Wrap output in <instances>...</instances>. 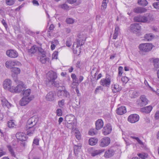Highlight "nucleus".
Masks as SVG:
<instances>
[{
	"instance_id": "f257e3e1",
	"label": "nucleus",
	"mask_w": 159,
	"mask_h": 159,
	"mask_svg": "<svg viewBox=\"0 0 159 159\" xmlns=\"http://www.w3.org/2000/svg\"><path fill=\"white\" fill-rule=\"evenodd\" d=\"M57 77V76L56 73L52 71L48 72L47 75V85L50 86L52 85L58 87L59 85V84L57 83V81H55Z\"/></svg>"
},
{
	"instance_id": "f03ea898",
	"label": "nucleus",
	"mask_w": 159,
	"mask_h": 159,
	"mask_svg": "<svg viewBox=\"0 0 159 159\" xmlns=\"http://www.w3.org/2000/svg\"><path fill=\"white\" fill-rule=\"evenodd\" d=\"M85 40H84L79 37L77 39L76 42L74 43L73 47V51L74 54L79 55L81 52V46H82L84 43Z\"/></svg>"
},
{
	"instance_id": "7ed1b4c3",
	"label": "nucleus",
	"mask_w": 159,
	"mask_h": 159,
	"mask_svg": "<svg viewBox=\"0 0 159 159\" xmlns=\"http://www.w3.org/2000/svg\"><path fill=\"white\" fill-rule=\"evenodd\" d=\"M66 120L67 124L66 126L69 128H71L72 130L74 131L75 122L76 121L75 117L73 115H70L66 116L65 118Z\"/></svg>"
},
{
	"instance_id": "20e7f679",
	"label": "nucleus",
	"mask_w": 159,
	"mask_h": 159,
	"mask_svg": "<svg viewBox=\"0 0 159 159\" xmlns=\"http://www.w3.org/2000/svg\"><path fill=\"white\" fill-rule=\"evenodd\" d=\"M138 48L139 53L142 54L150 51L152 48V44L148 43H141L139 45Z\"/></svg>"
},
{
	"instance_id": "39448f33",
	"label": "nucleus",
	"mask_w": 159,
	"mask_h": 159,
	"mask_svg": "<svg viewBox=\"0 0 159 159\" xmlns=\"http://www.w3.org/2000/svg\"><path fill=\"white\" fill-rule=\"evenodd\" d=\"M112 77L109 75H107L105 78L102 79L100 81V84L103 87H109L111 83Z\"/></svg>"
},
{
	"instance_id": "423d86ee",
	"label": "nucleus",
	"mask_w": 159,
	"mask_h": 159,
	"mask_svg": "<svg viewBox=\"0 0 159 159\" xmlns=\"http://www.w3.org/2000/svg\"><path fill=\"white\" fill-rule=\"evenodd\" d=\"M27 86L23 82L20 81L16 87L14 86L12 91V93H20L27 88Z\"/></svg>"
},
{
	"instance_id": "0eeeda50",
	"label": "nucleus",
	"mask_w": 159,
	"mask_h": 159,
	"mask_svg": "<svg viewBox=\"0 0 159 159\" xmlns=\"http://www.w3.org/2000/svg\"><path fill=\"white\" fill-rule=\"evenodd\" d=\"M21 65V64L20 62L15 60H8L5 63V66L8 69H12L14 66Z\"/></svg>"
},
{
	"instance_id": "6e6552de",
	"label": "nucleus",
	"mask_w": 159,
	"mask_h": 159,
	"mask_svg": "<svg viewBox=\"0 0 159 159\" xmlns=\"http://www.w3.org/2000/svg\"><path fill=\"white\" fill-rule=\"evenodd\" d=\"M4 88L12 93L13 91V86H12V81L9 79L5 80L3 83Z\"/></svg>"
},
{
	"instance_id": "1a4fd4ad",
	"label": "nucleus",
	"mask_w": 159,
	"mask_h": 159,
	"mask_svg": "<svg viewBox=\"0 0 159 159\" xmlns=\"http://www.w3.org/2000/svg\"><path fill=\"white\" fill-rule=\"evenodd\" d=\"M142 22L149 23L152 21L154 18L152 15L147 14L144 16H142Z\"/></svg>"
},
{
	"instance_id": "9d476101",
	"label": "nucleus",
	"mask_w": 159,
	"mask_h": 159,
	"mask_svg": "<svg viewBox=\"0 0 159 159\" xmlns=\"http://www.w3.org/2000/svg\"><path fill=\"white\" fill-rule=\"evenodd\" d=\"M20 69L19 68L14 67L11 69V76L15 81H16L17 75L20 73Z\"/></svg>"
},
{
	"instance_id": "9b49d317",
	"label": "nucleus",
	"mask_w": 159,
	"mask_h": 159,
	"mask_svg": "<svg viewBox=\"0 0 159 159\" xmlns=\"http://www.w3.org/2000/svg\"><path fill=\"white\" fill-rule=\"evenodd\" d=\"M38 120V118L36 116H33L30 118L27 121V127H34Z\"/></svg>"
},
{
	"instance_id": "f8f14e48",
	"label": "nucleus",
	"mask_w": 159,
	"mask_h": 159,
	"mask_svg": "<svg viewBox=\"0 0 159 159\" xmlns=\"http://www.w3.org/2000/svg\"><path fill=\"white\" fill-rule=\"evenodd\" d=\"M140 26L138 24H134L130 26V30L134 33L137 34L140 31Z\"/></svg>"
},
{
	"instance_id": "ddd939ff",
	"label": "nucleus",
	"mask_w": 159,
	"mask_h": 159,
	"mask_svg": "<svg viewBox=\"0 0 159 159\" xmlns=\"http://www.w3.org/2000/svg\"><path fill=\"white\" fill-rule=\"evenodd\" d=\"M137 102L140 106L143 107L147 104L148 100L144 96L142 95L137 100Z\"/></svg>"
},
{
	"instance_id": "4468645a",
	"label": "nucleus",
	"mask_w": 159,
	"mask_h": 159,
	"mask_svg": "<svg viewBox=\"0 0 159 159\" xmlns=\"http://www.w3.org/2000/svg\"><path fill=\"white\" fill-rule=\"evenodd\" d=\"M110 138L108 137H105L102 138L100 141V146L105 147L107 146L110 143Z\"/></svg>"
},
{
	"instance_id": "2eb2a0df",
	"label": "nucleus",
	"mask_w": 159,
	"mask_h": 159,
	"mask_svg": "<svg viewBox=\"0 0 159 159\" xmlns=\"http://www.w3.org/2000/svg\"><path fill=\"white\" fill-rule=\"evenodd\" d=\"M139 119V115L136 114L130 115L128 118V120L130 122L133 123L138 121Z\"/></svg>"
},
{
	"instance_id": "dca6fc26",
	"label": "nucleus",
	"mask_w": 159,
	"mask_h": 159,
	"mask_svg": "<svg viewBox=\"0 0 159 159\" xmlns=\"http://www.w3.org/2000/svg\"><path fill=\"white\" fill-rule=\"evenodd\" d=\"M6 53L8 57L11 58H16L18 56L17 52L13 49L7 50L6 51Z\"/></svg>"
},
{
	"instance_id": "f3484780",
	"label": "nucleus",
	"mask_w": 159,
	"mask_h": 159,
	"mask_svg": "<svg viewBox=\"0 0 159 159\" xmlns=\"http://www.w3.org/2000/svg\"><path fill=\"white\" fill-rule=\"evenodd\" d=\"M32 100V98L23 97L20 100L19 104L21 106H25L28 104Z\"/></svg>"
},
{
	"instance_id": "a211bd4d",
	"label": "nucleus",
	"mask_w": 159,
	"mask_h": 159,
	"mask_svg": "<svg viewBox=\"0 0 159 159\" xmlns=\"http://www.w3.org/2000/svg\"><path fill=\"white\" fill-rule=\"evenodd\" d=\"M56 97V93L54 92H50L46 95V99L47 101H52Z\"/></svg>"
},
{
	"instance_id": "6ab92c4d",
	"label": "nucleus",
	"mask_w": 159,
	"mask_h": 159,
	"mask_svg": "<svg viewBox=\"0 0 159 159\" xmlns=\"http://www.w3.org/2000/svg\"><path fill=\"white\" fill-rule=\"evenodd\" d=\"M112 128L111 125L107 124L102 129V133L104 135H107L110 134Z\"/></svg>"
},
{
	"instance_id": "aec40b11",
	"label": "nucleus",
	"mask_w": 159,
	"mask_h": 159,
	"mask_svg": "<svg viewBox=\"0 0 159 159\" xmlns=\"http://www.w3.org/2000/svg\"><path fill=\"white\" fill-rule=\"evenodd\" d=\"M16 137L17 139L21 141H25L26 139L25 134L23 132H19L16 134Z\"/></svg>"
},
{
	"instance_id": "412c9836",
	"label": "nucleus",
	"mask_w": 159,
	"mask_h": 159,
	"mask_svg": "<svg viewBox=\"0 0 159 159\" xmlns=\"http://www.w3.org/2000/svg\"><path fill=\"white\" fill-rule=\"evenodd\" d=\"M39 60L43 64H45L47 62H49V58L47 57L45 54L43 53V55H40Z\"/></svg>"
},
{
	"instance_id": "4be33fe9",
	"label": "nucleus",
	"mask_w": 159,
	"mask_h": 159,
	"mask_svg": "<svg viewBox=\"0 0 159 159\" xmlns=\"http://www.w3.org/2000/svg\"><path fill=\"white\" fill-rule=\"evenodd\" d=\"M58 95V96H62L67 98H69L70 97V94L69 92L65 90L59 91Z\"/></svg>"
},
{
	"instance_id": "5701e85b",
	"label": "nucleus",
	"mask_w": 159,
	"mask_h": 159,
	"mask_svg": "<svg viewBox=\"0 0 159 159\" xmlns=\"http://www.w3.org/2000/svg\"><path fill=\"white\" fill-rule=\"evenodd\" d=\"M103 122L102 120H98L96 122V129L98 130L101 129L103 127Z\"/></svg>"
},
{
	"instance_id": "b1692460",
	"label": "nucleus",
	"mask_w": 159,
	"mask_h": 159,
	"mask_svg": "<svg viewBox=\"0 0 159 159\" xmlns=\"http://www.w3.org/2000/svg\"><path fill=\"white\" fill-rule=\"evenodd\" d=\"M147 9L144 7H138L134 9V11L137 13H143L147 11Z\"/></svg>"
},
{
	"instance_id": "393cba45",
	"label": "nucleus",
	"mask_w": 159,
	"mask_h": 159,
	"mask_svg": "<svg viewBox=\"0 0 159 159\" xmlns=\"http://www.w3.org/2000/svg\"><path fill=\"white\" fill-rule=\"evenodd\" d=\"M111 89L114 93H116L120 91L121 89V87L118 84H112L111 85Z\"/></svg>"
},
{
	"instance_id": "a878e982",
	"label": "nucleus",
	"mask_w": 159,
	"mask_h": 159,
	"mask_svg": "<svg viewBox=\"0 0 159 159\" xmlns=\"http://www.w3.org/2000/svg\"><path fill=\"white\" fill-rule=\"evenodd\" d=\"M117 113L119 115H122L126 112V108L124 106L119 107L117 109Z\"/></svg>"
},
{
	"instance_id": "bb28decb",
	"label": "nucleus",
	"mask_w": 159,
	"mask_h": 159,
	"mask_svg": "<svg viewBox=\"0 0 159 159\" xmlns=\"http://www.w3.org/2000/svg\"><path fill=\"white\" fill-rule=\"evenodd\" d=\"M152 109V107L149 106L141 108L140 109V111L142 112L148 113L151 111Z\"/></svg>"
},
{
	"instance_id": "cd10ccee",
	"label": "nucleus",
	"mask_w": 159,
	"mask_h": 159,
	"mask_svg": "<svg viewBox=\"0 0 159 159\" xmlns=\"http://www.w3.org/2000/svg\"><path fill=\"white\" fill-rule=\"evenodd\" d=\"M31 91L30 89H28L24 90L23 91L22 94L23 97L28 98H32L30 95L31 93Z\"/></svg>"
},
{
	"instance_id": "c85d7f7f",
	"label": "nucleus",
	"mask_w": 159,
	"mask_h": 159,
	"mask_svg": "<svg viewBox=\"0 0 159 159\" xmlns=\"http://www.w3.org/2000/svg\"><path fill=\"white\" fill-rule=\"evenodd\" d=\"M58 7L64 10L68 11L70 10V7L66 3H61L58 5Z\"/></svg>"
},
{
	"instance_id": "c756f323",
	"label": "nucleus",
	"mask_w": 159,
	"mask_h": 159,
	"mask_svg": "<svg viewBox=\"0 0 159 159\" xmlns=\"http://www.w3.org/2000/svg\"><path fill=\"white\" fill-rule=\"evenodd\" d=\"M114 152L112 150H110L106 151L104 155L105 157L109 158L111 157L114 155Z\"/></svg>"
},
{
	"instance_id": "7c9ffc66",
	"label": "nucleus",
	"mask_w": 159,
	"mask_h": 159,
	"mask_svg": "<svg viewBox=\"0 0 159 159\" xmlns=\"http://www.w3.org/2000/svg\"><path fill=\"white\" fill-rule=\"evenodd\" d=\"M28 128L27 131V134L29 136L32 135L34 132L35 128L34 127L28 126Z\"/></svg>"
},
{
	"instance_id": "2f4dec72",
	"label": "nucleus",
	"mask_w": 159,
	"mask_h": 159,
	"mask_svg": "<svg viewBox=\"0 0 159 159\" xmlns=\"http://www.w3.org/2000/svg\"><path fill=\"white\" fill-rule=\"evenodd\" d=\"M98 141V139L96 138H91L89 140V143L91 146L97 144Z\"/></svg>"
},
{
	"instance_id": "473e14b6",
	"label": "nucleus",
	"mask_w": 159,
	"mask_h": 159,
	"mask_svg": "<svg viewBox=\"0 0 159 159\" xmlns=\"http://www.w3.org/2000/svg\"><path fill=\"white\" fill-rule=\"evenodd\" d=\"M38 47L36 45H33L29 50V52L31 54L35 53L38 50Z\"/></svg>"
},
{
	"instance_id": "72a5a7b5",
	"label": "nucleus",
	"mask_w": 159,
	"mask_h": 159,
	"mask_svg": "<svg viewBox=\"0 0 159 159\" xmlns=\"http://www.w3.org/2000/svg\"><path fill=\"white\" fill-rule=\"evenodd\" d=\"M81 146L80 145H75L74 146V152L76 155L78 154L81 151Z\"/></svg>"
},
{
	"instance_id": "f704fd0d",
	"label": "nucleus",
	"mask_w": 159,
	"mask_h": 159,
	"mask_svg": "<svg viewBox=\"0 0 159 159\" xmlns=\"http://www.w3.org/2000/svg\"><path fill=\"white\" fill-rule=\"evenodd\" d=\"M153 37V35L151 34H147L144 36V40L147 41L151 40Z\"/></svg>"
},
{
	"instance_id": "c9c22d12",
	"label": "nucleus",
	"mask_w": 159,
	"mask_h": 159,
	"mask_svg": "<svg viewBox=\"0 0 159 159\" xmlns=\"http://www.w3.org/2000/svg\"><path fill=\"white\" fill-rule=\"evenodd\" d=\"M16 121L13 120L9 121L8 122V126L10 128L15 127L16 126Z\"/></svg>"
},
{
	"instance_id": "e433bc0d",
	"label": "nucleus",
	"mask_w": 159,
	"mask_h": 159,
	"mask_svg": "<svg viewBox=\"0 0 159 159\" xmlns=\"http://www.w3.org/2000/svg\"><path fill=\"white\" fill-rule=\"evenodd\" d=\"M152 61L155 67H159V58H153Z\"/></svg>"
},
{
	"instance_id": "4c0bfd02",
	"label": "nucleus",
	"mask_w": 159,
	"mask_h": 159,
	"mask_svg": "<svg viewBox=\"0 0 159 159\" xmlns=\"http://www.w3.org/2000/svg\"><path fill=\"white\" fill-rule=\"evenodd\" d=\"M138 3L139 5L143 6H146L148 4L146 0H138Z\"/></svg>"
},
{
	"instance_id": "58836bf2",
	"label": "nucleus",
	"mask_w": 159,
	"mask_h": 159,
	"mask_svg": "<svg viewBox=\"0 0 159 159\" xmlns=\"http://www.w3.org/2000/svg\"><path fill=\"white\" fill-rule=\"evenodd\" d=\"M119 28L118 26H116L115 28V32L113 34V39H116L118 34L119 32Z\"/></svg>"
},
{
	"instance_id": "ea45409f",
	"label": "nucleus",
	"mask_w": 159,
	"mask_h": 159,
	"mask_svg": "<svg viewBox=\"0 0 159 159\" xmlns=\"http://www.w3.org/2000/svg\"><path fill=\"white\" fill-rule=\"evenodd\" d=\"M108 2V0H103L101 6V8L102 10H105L106 8Z\"/></svg>"
},
{
	"instance_id": "a19ab883",
	"label": "nucleus",
	"mask_w": 159,
	"mask_h": 159,
	"mask_svg": "<svg viewBox=\"0 0 159 159\" xmlns=\"http://www.w3.org/2000/svg\"><path fill=\"white\" fill-rule=\"evenodd\" d=\"M71 77L73 80V82L72 83V85H76V84H77V79L75 75L74 74H72L71 75Z\"/></svg>"
},
{
	"instance_id": "79ce46f5",
	"label": "nucleus",
	"mask_w": 159,
	"mask_h": 159,
	"mask_svg": "<svg viewBox=\"0 0 159 159\" xmlns=\"http://www.w3.org/2000/svg\"><path fill=\"white\" fill-rule=\"evenodd\" d=\"M74 131L76 139L79 140L81 138V136L80 135V133L79 131L76 129H75Z\"/></svg>"
},
{
	"instance_id": "37998d69",
	"label": "nucleus",
	"mask_w": 159,
	"mask_h": 159,
	"mask_svg": "<svg viewBox=\"0 0 159 159\" xmlns=\"http://www.w3.org/2000/svg\"><path fill=\"white\" fill-rule=\"evenodd\" d=\"M15 1L16 0H6L5 2L7 5L11 6L14 4Z\"/></svg>"
},
{
	"instance_id": "c03bdc74",
	"label": "nucleus",
	"mask_w": 159,
	"mask_h": 159,
	"mask_svg": "<svg viewBox=\"0 0 159 159\" xmlns=\"http://www.w3.org/2000/svg\"><path fill=\"white\" fill-rule=\"evenodd\" d=\"M134 20L136 22H142V16H139L135 17L134 18Z\"/></svg>"
},
{
	"instance_id": "a18cd8bd",
	"label": "nucleus",
	"mask_w": 159,
	"mask_h": 159,
	"mask_svg": "<svg viewBox=\"0 0 159 159\" xmlns=\"http://www.w3.org/2000/svg\"><path fill=\"white\" fill-rule=\"evenodd\" d=\"M66 21L67 24H71L74 22V20L72 18H68L66 19Z\"/></svg>"
},
{
	"instance_id": "49530a36",
	"label": "nucleus",
	"mask_w": 159,
	"mask_h": 159,
	"mask_svg": "<svg viewBox=\"0 0 159 159\" xmlns=\"http://www.w3.org/2000/svg\"><path fill=\"white\" fill-rule=\"evenodd\" d=\"M130 137L133 139H136L139 144L141 145L143 144V142L139 139V138L138 137H136L133 136H130Z\"/></svg>"
},
{
	"instance_id": "de8ad7c7",
	"label": "nucleus",
	"mask_w": 159,
	"mask_h": 159,
	"mask_svg": "<svg viewBox=\"0 0 159 159\" xmlns=\"http://www.w3.org/2000/svg\"><path fill=\"white\" fill-rule=\"evenodd\" d=\"M97 133L96 130L94 129H90L89 132V134L91 136H93L95 135Z\"/></svg>"
},
{
	"instance_id": "09e8293b",
	"label": "nucleus",
	"mask_w": 159,
	"mask_h": 159,
	"mask_svg": "<svg viewBox=\"0 0 159 159\" xmlns=\"http://www.w3.org/2000/svg\"><path fill=\"white\" fill-rule=\"evenodd\" d=\"M58 104L59 107L63 108L64 107L65 104V100L62 99L58 102Z\"/></svg>"
},
{
	"instance_id": "8fccbe9b",
	"label": "nucleus",
	"mask_w": 159,
	"mask_h": 159,
	"mask_svg": "<svg viewBox=\"0 0 159 159\" xmlns=\"http://www.w3.org/2000/svg\"><path fill=\"white\" fill-rule=\"evenodd\" d=\"M123 68L121 66H120L118 69V74L117 78L121 76L123 73Z\"/></svg>"
},
{
	"instance_id": "3c124183",
	"label": "nucleus",
	"mask_w": 159,
	"mask_h": 159,
	"mask_svg": "<svg viewBox=\"0 0 159 159\" xmlns=\"http://www.w3.org/2000/svg\"><path fill=\"white\" fill-rule=\"evenodd\" d=\"M137 155L142 159H145L148 157V155L145 153H138Z\"/></svg>"
},
{
	"instance_id": "603ef678",
	"label": "nucleus",
	"mask_w": 159,
	"mask_h": 159,
	"mask_svg": "<svg viewBox=\"0 0 159 159\" xmlns=\"http://www.w3.org/2000/svg\"><path fill=\"white\" fill-rule=\"evenodd\" d=\"M101 151V150H99L95 151L92 153L91 155L93 157L101 153V152H102Z\"/></svg>"
},
{
	"instance_id": "864d4df0",
	"label": "nucleus",
	"mask_w": 159,
	"mask_h": 159,
	"mask_svg": "<svg viewBox=\"0 0 159 159\" xmlns=\"http://www.w3.org/2000/svg\"><path fill=\"white\" fill-rule=\"evenodd\" d=\"M8 148L12 156L14 157H15V154L14 152L11 147L10 146H8Z\"/></svg>"
},
{
	"instance_id": "5fc2aeb1",
	"label": "nucleus",
	"mask_w": 159,
	"mask_h": 159,
	"mask_svg": "<svg viewBox=\"0 0 159 159\" xmlns=\"http://www.w3.org/2000/svg\"><path fill=\"white\" fill-rule=\"evenodd\" d=\"M129 79L126 76H123L121 78V80L123 82L126 83L129 81Z\"/></svg>"
},
{
	"instance_id": "6e6d98bb",
	"label": "nucleus",
	"mask_w": 159,
	"mask_h": 159,
	"mask_svg": "<svg viewBox=\"0 0 159 159\" xmlns=\"http://www.w3.org/2000/svg\"><path fill=\"white\" fill-rule=\"evenodd\" d=\"M56 113L58 116H61L62 114V111L60 109H58L56 111Z\"/></svg>"
},
{
	"instance_id": "4d7b16f0",
	"label": "nucleus",
	"mask_w": 159,
	"mask_h": 159,
	"mask_svg": "<svg viewBox=\"0 0 159 159\" xmlns=\"http://www.w3.org/2000/svg\"><path fill=\"white\" fill-rule=\"evenodd\" d=\"M154 118L156 120H159V111H157L155 112Z\"/></svg>"
},
{
	"instance_id": "13d9d810",
	"label": "nucleus",
	"mask_w": 159,
	"mask_h": 159,
	"mask_svg": "<svg viewBox=\"0 0 159 159\" xmlns=\"http://www.w3.org/2000/svg\"><path fill=\"white\" fill-rule=\"evenodd\" d=\"M2 104L3 106L5 107V105H6V104L8 103V101L5 98H3L1 100Z\"/></svg>"
},
{
	"instance_id": "bf43d9fd",
	"label": "nucleus",
	"mask_w": 159,
	"mask_h": 159,
	"mask_svg": "<svg viewBox=\"0 0 159 159\" xmlns=\"http://www.w3.org/2000/svg\"><path fill=\"white\" fill-rule=\"evenodd\" d=\"M58 55V52L57 51L54 52L53 53L52 56V59H57Z\"/></svg>"
},
{
	"instance_id": "052dcab7",
	"label": "nucleus",
	"mask_w": 159,
	"mask_h": 159,
	"mask_svg": "<svg viewBox=\"0 0 159 159\" xmlns=\"http://www.w3.org/2000/svg\"><path fill=\"white\" fill-rule=\"evenodd\" d=\"M138 95V93L136 91H134L131 95V97L135 98Z\"/></svg>"
},
{
	"instance_id": "680f3d73",
	"label": "nucleus",
	"mask_w": 159,
	"mask_h": 159,
	"mask_svg": "<svg viewBox=\"0 0 159 159\" xmlns=\"http://www.w3.org/2000/svg\"><path fill=\"white\" fill-rule=\"evenodd\" d=\"M39 140L37 138H35L33 142V144H35L36 145H39Z\"/></svg>"
},
{
	"instance_id": "e2e57ef3",
	"label": "nucleus",
	"mask_w": 159,
	"mask_h": 159,
	"mask_svg": "<svg viewBox=\"0 0 159 159\" xmlns=\"http://www.w3.org/2000/svg\"><path fill=\"white\" fill-rule=\"evenodd\" d=\"M101 86H98L97 87L94 91L95 94H97L98 93H99L100 90L101 89Z\"/></svg>"
},
{
	"instance_id": "0e129e2a",
	"label": "nucleus",
	"mask_w": 159,
	"mask_h": 159,
	"mask_svg": "<svg viewBox=\"0 0 159 159\" xmlns=\"http://www.w3.org/2000/svg\"><path fill=\"white\" fill-rule=\"evenodd\" d=\"M153 6L154 8L159 9V2L154 3Z\"/></svg>"
},
{
	"instance_id": "69168bd1",
	"label": "nucleus",
	"mask_w": 159,
	"mask_h": 159,
	"mask_svg": "<svg viewBox=\"0 0 159 159\" xmlns=\"http://www.w3.org/2000/svg\"><path fill=\"white\" fill-rule=\"evenodd\" d=\"M58 41L56 39L53 40L51 42V44H54L55 46L58 45Z\"/></svg>"
},
{
	"instance_id": "338daca9",
	"label": "nucleus",
	"mask_w": 159,
	"mask_h": 159,
	"mask_svg": "<svg viewBox=\"0 0 159 159\" xmlns=\"http://www.w3.org/2000/svg\"><path fill=\"white\" fill-rule=\"evenodd\" d=\"M144 83L147 86H148L150 87L151 90L152 91H155V90H154V89L152 88L150 86L147 81L146 80H145Z\"/></svg>"
},
{
	"instance_id": "774afa93",
	"label": "nucleus",
	"mask_w": 159,
	"mask_h": 159,
	"mask_svg": "<svg viewBox=\"0 0 159 159\" xmlns=\"http://www.w3.org/2000/svg\"><path fill=\"white\" fill-rule=\"evenodd\" d=\"M1 22L2 24L5 28L7 29V25L5 20L4 19H2L1 21Z\"/></svg>"
}]
</instances>
